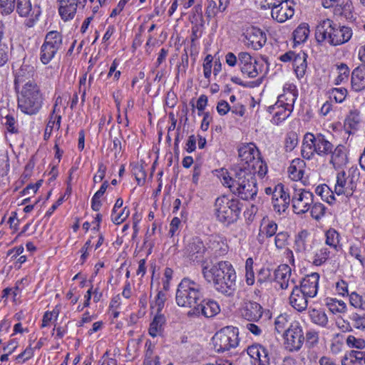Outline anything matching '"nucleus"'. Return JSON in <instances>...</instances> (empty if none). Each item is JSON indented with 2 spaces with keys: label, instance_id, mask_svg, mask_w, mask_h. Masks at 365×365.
<instances>
[{
  "label": "nucleus",
  "instance_id": "f257e3e1",
  "mask_svg": "<svg viewBox=\"0 0 365 365\" xmlns=\"http://www.w3.org/2000/svg\"><path fill=\"white\" fill-rule=\"evenodd\" d=\"M202 274L207 282H212L215 289L225 296L234 295L236 290V273L227 261H220L212 267H202Z\"/></svg>",
  "mask_w": 365,
  "mask_h": 365
},
{
  "label": "nucleus",
  "instance_id": "f03ea898",
  "mask_svg": "<svg viewBox=\"0 0 365 365\" xmlns=\"http://www.w3.org/2000/svg\"><path fill=\"white\" fill-rule=\"evenodd\" d=\"M232 171L231 177L224 178V184L242 200H254L258 191L254 171L247 169H232Z\"/></svg>",
  "mask_w": 365,
  "mask_h": 365
},
{
  "label": "nucleus",
  "instance_id": "7ed1b4c3",
  "mask_svg": "<svg viewBox=\"0 0 365 365\" xmlns=\"http://www.w3.org/2000/svg\"><path fill=\"white\" fill-rule=\"evenodd\" d=\"M352 35L350 27L337 24L329 19L319 22L315 30V38L318 43L327 42L334 46L348 42Z\"/></svg>",
  "mask_w": 365,
  "mask_h": 365
},
{
  "label": "nucleus",
  "instance_id": "20e7f679",
  "mask_svg": "<svg viewBox=\"0 0 365 365\" xmlns=\"http://www.w3.org/2000/svg\"><path fill=\"white\" fill-rule=\"evenodd\" d=\"M213 207V213L216 220L226 225L236 222L241 212L240 201L227 195L218 197Z\"/></svg>",
  "mask_w": 365,
  "mask_h": 365
},
{
  "label": "nucleus",
  "instance_id": "39448f33",
  "mask_svg": "<svg viewBox=\"0 0 365 365\" xmlns=\"http://www.w3.org/2000/svg\"><path fill=\"white\" fill-rule=\"evenodd\" d=\"M332 148L334 145L322 133L314 135L307 133L304 136L302 155L308 160L312 158L315 153L321 157H325L332 152Z\"/></svg>",
  "mask_w": 365,
  "mask_h": 365
},
{
  "label": "nucleus",
  "instance_id": "423d86ee",
  "mask_svg": "<svg viewBox=\"0 0 365 365\" xmlns=\"http://www.w3.org/2000/svg\"><path fill=\"white\" fill-rule=\"evenodd\" d=\"M17 92L18 107L21 111L28 115L37 113L43 103V96L38 86L29 84Z\"/></svg>",
  "mask_w": 365,
  "mask_h": 365
},
{
  "label": "nucleus",
  "instance_id": "0eeeda50",
  "mask_svg": "<svg viewBox=\"0 0 365 365\" xmlns=\"http://www.w3.org/2000/svg\"><path fill=\"white\" fill-rule=\"evenodd\" d=\"M238 334V329L234 327L221 329L212 337L215 350L220 353L235 348L239 344Z\"/></svg>",
  "mask_w": 365,
  "mask_h": 365
},
{
  "label": "nucleus",
  "instance_id": "6e6552de",
  "mask_svg": "<svg viewBox=\"0 0 365 365\" xmlns=\"http://www.w3.org/2000/svg\"><path fill=\"white\" fill-rule=\"evenodd\" d=\"M359 178V172L356 169H350L347 173L344 171L338 173L334 192L338 195H344L346 197H351L356 188Z\"/></svg>",
  "mask_w": 365,
  "mask_h": 365
},
{
  "label": "nucleus",
  "instance_id": "1a4fd4ad",
  "mask_svg": "<svg viewBox=\"0 0 365 365\" xmlns=\"http://www.w3.org/2000/svg\"><path fill=\"white\" fill-rule=\"evenodd\" d=\"M63 45V36L57 31H51L45 36L41 48L40 59L43 64L48 63Z\"/></svg>",
  "mask_w": 365,
  "mask_h": 365
},
{
  "label": "nucleus",
  "instance_id": "9d476101",
  "mask_svg": "<svg viewBox=\"0 0 365 365\" xmlns=\"http://www.w3.org/2000/svg\"><path fill=\"white\" fill-rule=\"evenodd\" d=\"M314 194L303 188H294L292 197L293 211L301 215L310 210L314 202Z\"/></svg>",
  "mask_w": 365,
  "mask_h": 365
},
{
  "label": "nucleus",
  "instance_id": "9b49d317",
  "mask_svg": "<svg viewBox=\"0 0 365 365\" xmlns=\"http://www.w3.org/2000/svg\"><path fill=\"white\" fill-rule=\"evenodd\" d=\"M284 339L285 349L289 351H296L302 348L305 338L302 327L295 322L285 330Z\"/></svg>",
  "mask_w": 365,
  "mask_h": 365
},
{
  "label": "nucleus",
  "instance_id": "f8f14e48",
  "mask_svg": "<svg viewBox=\"0 0 365 365\" xmlns=\"http://www.w3.org/2000/svg\"><path fill=\"white\" fill-rule=\"evenodd\" d=\"M206 250L202 240L200 237H195L187 242L185 254L190 260L199 262L203 260Z\"/></svg>",
  "mask_w": 365,
  "mask_h": 365
},
{
  "label": "nucleus",
  "instance_id": "ddd939ff",
  "mask_svg": "<svg viewBox=\"0 0 365 365\" xmlns=\"http://www.w3.org/2000/svg\"><path fill=\"white\" fill-rule=\"evenodd\" d=\"M34 67L24 63L15 75L14 86L16 91H19L22 87H28L29 84L37 85L34 80Z\"/></svg>",
  "mask_w": 365,
  "mask_h": 365
},
{
  "label": "nucleus",
  "instance_id": "4468645a",
  "mask_svg": "<svg viewBox=\"0 0 365 365\" xmlns=\"http://www.w3.org/2000/svg\"><path fill=\"white\" fill-rule=\"evenodd\" d=\"M255 148L253 144L240 147L238 150V155L241 162L234 169H247L250 171H253L252 170L255 168L254 163L257 160L255 154L258 152Z\"/></svg>",
  "mask_w": 365,
  "mask_h": 365
},
{
  "label": "nucleus",
  "instance_id": "2eb2a0df",
  "mask_svg": "<svg viewBox=\"0 0 365 365\" xmlns=\"http://www.w3.org/2000/svg\"><path fill=\"white\" fill-rule=\"evenodd\" d=\"M290 195L282 184L275 186L272 197V202L274 210L279 215L285 212L290 204Z\"/></svg>",
  "mask_w": 365,
  "mask_h": 365
},
{
  "label": "nucleus",
  "instance_id": "dca6fc26",
  "mask_svg": "<svg viewBox=\"0 0 365 365\" xmlns=\"http://www.w3.org/2000/svg\"><path fill=\"white\" fill-rule=\"evenodd\" d=\"M220 312L218 303L211 299H205L203 297V302L199 303L195 309L189 310L187 316L190 317H200L201 315L205 317H212Z\"/></svg>",
  "mask_w": 365,
  "mask_h": 365
},
{
  "label": "nucleus",
  "instance_id": "f3484780",
  "mask_svg": "<svg viewBox=\"0 0 365 365\" xmlns=\"http://www.w3.org/2000/svg\"><path fill=\"white\" fill-rule=\"evenodd\" d=\"M243 36L245 43L255 50L261 48L267 41L266 34L255 26L247 28Z\"/></svg>",
  "mask_w": 365,
  "mask_h": 365
},
{
  "label": "nucleus",
  "instance_id": "a211bd4d",
  "mask_svg": "<svg viewBox=\"0 0 365 365\" xmlns=\"http://www.w3.org/2000/svg\"><path fill=\"white\" fill-rule=\"evenodd\" d=\"M294 3L292 0H282L271 11L272 17L278 22L283 23L294 15Z\"/></svg>",
  "mask_w": 365,
  "mask_h": 365
},
{
  "label": "nucleus",
  "instance_id": "6ab92c4d",
  "mask_svg": "<svg viewBox=\"0 0 365 365\" xmlns=\"http://www.w3.org/2000/svg\"><path fill=\"white\" fill-rule=\"evenodd\" d=\"M247 354L251 358L252 365H269V356L267 349L260 344L248 347Z\"/></svg>",
  "mask_w": 365,
  "mask_h": 365
},
{
  "label": "nucleus",
  "instance_id": "aec40b11",
  "mask_svg": "<svg viewBox=\"0 0 365 365\" xmlns=\"http://www.w3.org/2000/svg\"><path fill=\"white\" fill-rule=\"evenodd\" d=\"M319 280V274L317 272H312L302 279L298 289L305 295L313 298L317 294Z\"/></svg>",
  "mask_w": 365,
  "mask_h": 365
},
{
  "label": "nucleus",
  "instance_id": "412c9836",
  "mask_svg": "<svg viewBox=\"0 0 365 365\" xmlns=\"http://www.w3.org/2000/svg\"><path fill=\"white\" fill-rule=\"evenodd\" d=\"M203 297L204 293H176L175 300L178 306L192 310L196 309L199 303L203 302Z\"/></svg>",
  "mask_w": 365,
  "mask_h": 365
},
{
  "label": "nucleus",
  "instance_id": "4be33fe9",
  "mask_svg": "<svg viewBox=\"0 0 365 365\" xmlns=\"http://www.w3.org/2000/svg\"><path fill=\"white\" fill-rule=\"evenodd\" d=\"M297 96L296 86L289 84L287 87L284 88V93L278 97L275 106H277V108L284 106L287 107L288 110H292Z\"/></svg>",
  "mask_w": 365,
  "mask_h": 365
},
{
  "label": "nucleus",
  "instance_id": "5701e85b",
  "mask_svg": "<svg viewBox=\"0 0 365 365\" xmlns=\"http://www.w3.org/2000/svg\"><path fill=\"white\" fill-rule=\"evenodd\" d=\"M59 3L58 12L64 21L71 20L74 18L77 7L82 6L80 0H58Z\"/></svg>",
  "mask_w": 365,
  "mask_h": 365
},
{
  "label": "nucleus",
  "instance_id": "b1692460",
  "mask_svg": "<svg viewBox=\"0 0 365 365\" xmlns=\"http://www.w3.org/2000/svg\"><path fill=\"white\" fill-rule=\"evenodd\" d=\"M241 313L242 317L248 321H258L262 317L263 311L259 304L249 301L245 302Z\"/></svg>",
  "mask_w": 365,
  "mask_h": 365
},
{
  "label": "nucleus",
  "instance_id": "393cba45",
  "mask_svg": "<svg viewBox=\"0 0 365 365\" xmlns=\"http://www.w3.org/2000/svg\"><path fill=\"white\" fill-rule=\"evenodd\" d=\"M307 295H305L302 290L298 289V286H294L289 297V304L298 312L305 310L308 305Z\"/></svg>",
  "mask_w": 365,
  "mask_h": 365
},
{
  "label": "nucleus",
  "instance_id": "a878e982",
  "mask_svg": "<svg viewBox=\"0 0 365 365\" xmlns=\"http://www.w3.org/2000/svg\"><path fill=\"white\" fill-rule=\"evenodd\" d=\"M330 155L329 163L334 165L335 168L345 165L348 162L346 150L344 145L339 144L336 147L334 146Z\"/></svg>",
  "mask_w": 365,
  "mask_h": 365
},
{
  "label": "nucleus",
  "instance_id": "bb28decb",
  "mask_svg": "<svg viewBox=\"0 0 365 365\" xmlns=\"http://www.w3.org/2000/svg\"><path fill=\"white\" fill-rule=\"evenodd\" d=\"M204 293L202 286L197 282L188 278H183L178 284L176 293L181 294V293Z\"/></svg>",
  "mask_w": 365,
  "mask_h": 365
},
{
  "label": "nucleus",
  "instance_id": "cd10ccee",
  "mask_svg": "<svg viewBox=\"0 0 365 365\" xmlns=\"http://www.w3.org/2000/svg\"><path fill=\"white\" fill-rule=\"evenodd\" d=\"M351 83L352 88L356 91L365 88V64H361L353 70Z\"/></svg>",
  "mask_w": 365,
  "mask_h": 365
},
{
  "label": "nucleus",
  "instance_id": "c85d7f7f",
  "mask_svg": "<svg viewBox=\"0 0 365 365\" xmlns=\"http://www.w3.org/2000/svg\"><path fill=\"white\" fill-rule=\"evenodd\" d=\"M291 273V268L287 264H281L274 271V281L279 284L282 289H286L288 287Z\"/></svg>",
  "mask_w": 365,
  "mask_h": 365
},
{
  "label": "nucleus",
  "instance_id": "c756f323",
  "mask_svg": "<svg viewBox=\"0 0 365 365\" xmlns=\"http://www.w3.org/2000/svg\"><path fill=\"white\" fill-rule=\"evenodd\" d=\"M305 163L300 158L294 159L289 167L288 168V173L289 178L293 180H299L302 178Z\"/></svg>",
  "mask_w": 365,
  "mask_h": 365
},
{
  "label": "nucleus",
  "instance_id": "7c9ffc66",
  "mask_svg": "<svg viewBox=\"0 0 365 365\" xmlns=\"http://www.w3.org/2000/svg\"><path fill=\"white\" fill-rule=\"evenodd\" d=\"M165 317L161 313H156L153 320L150 324L149 334L153 337L160 335L165 324Z\"/></svg>",
  "mask_w": 365,
  "mask_h": 365
},
{
  "label": "nucleus",
  "instance_id": "2f4dec72",
  "mask_svg": "<svg viewBox=\"0 0 365 365\" xmlns=\"http://www.w3.org/2000/svg\"><path fill=\"white\" fill-rule=\"evenodd\" d=\"M365 351L351 350L346 353L341 360L342 365H350V364H364Z\"/></svg>",
  "mask_w": 365,
  "mask_h": 365
},
{
  "label": "nucleus",
  "instance_id": "473e14b6",
  "mask_svg": "<svg viewBox=\"0 0 365 365\" xmlns=\"http://www.w3.org/2000/svg\"><path fill=\"white\" fill-rule=\"evenodd\" d=\"M307 54L305 53H297L294 58L293 66L297 77H303L305 74L307 64Z\"/></svg>",
  "mask_w": 365,
  "mask_h": 365
},
{
  "label": "nucleus",
  "instance_id": "72a5a7b5",
  "mask_svg": "<svg viewBox=\"0 0 365 365\" xmlns=\"http://www.w3.org/2000/svg\"><path fill=\"white\" fill-rule=\"evenodd\" d=\"M263 64L260 63L259 61L255 60L251 63L246 65L240 68L242 74L246 75L248 78H255L259 73H262Z\"/></svg>",
  "mask_w": 365,
  "mask_h": 365
},
{
  "label": "nucleus",
  "instance_id": "f704fd0d",
  "mask_svg": "<svg viewBox=\"0 0 365 365\" xmlns=\"http://www.w3.org/2000/svg\"><path fill=\"white\" fill-rule=\"evenodd\" d=\"M309 315L312 322L319 326L325 327L328 324V317L322 309H310Z\"/></svg>",
  "mask_w": 365,
  "mask_h": 365
},
{
  "label": "nucleus",
  "instance_id": "c9c22d12",
  "mask_svg": "<svg viewBox=\"0 0 365 365\" xmlns=\"http://www.w3.org/2000/svg\"><path fill=\"white\" fill-rule=\"evenodd\" d=\"M325 243L327 245L329 246L331 248H333L334 250L338 251L339 247H340V235L339 233L334 228H329L325 232Z\"/></svg>",
  "mask_w": 365,
  "mask_h": 365
},
{
  "label": "nucleus",
  "instance_id": "e433bc0d",
  "mask_svg": "<svg viewBox=\"0 0 365 365\" xmlns=\"http://www.w3.org/2000/svg\"><path fill=\"white\" fill-rule=\"evenodd\" d=\"M309 27L306 23L301 24L293 32L294 40L297 43L306 41L309 34Z\"/></svg>",
  "mask_w": 365,
  "mask_h": 365
},
{
  "label": "nucleus",
  "instance_id": "4c0bfd02",
  "mask_svg": "<svg viewBox=\"0 0 365 365\" xmlns=\"http://www.w3.org/2000/svg\"><path fill=\"white\" fill-rule=\"evenodd\" d=\"M272 280V271L268 267H262L257 272V284L258 287L262 288L263 286L271 282Z\"/></svg>",
  "mask_w": 365,
  "mask_h": 365
},
{
  "label": "nucleus",
  "instance_id": "58836bf2",
  "mask_svg": "<svg viewBox=\"0 0 365 365\" xmlns=\"http://www.w3.org/2000/svg\"><path fill=\"white\" fill-rule=\"evenodd\" d=\"M1 123L8 132L11 133L19 132L17 121L13 115L8 114L5 117H2Z\"/></svg>",
  "mask_w": 365,
  "mask_h": 365
},
{
  "label": "nucleus",
  "instance_id": "ea45409f",
  "mask_svg": "<svg viewBox=\"0 0 365 365\" xmlns=\"http://www.w3.org/2000/svg\"><path fill=\"white\" fill-rule=\"evenodd\" d=\"M253 259L252 257H249L247 259L245 262V277H246V283L247 285H253L255 279V274L253 271Z\"/></svg>",
  "mask_w": 365,
  "mask_h": 365
},
{
  "label": "nucleus",
  "instance_id": "a19ab883",
  "mask_svg": "<svg viewBox=\"0 0 365 365\" xmlns=\"http://www.w3.org/2000/svg\"><path fill=\"white\" fill-rule=\"evenodd\" d=\"M16 11L21 16H27L31 11V4L30 0H16Z\"/></svg>",
  "mask_w": 365,
  "mask_h": 365
},
{
  "label": "nucleus",
  "instance_id": "79ce46f5",
  "mask_svg": "<svg viewBox=\"0 0 365 365\" xmlns=\"http://www.w3.org/2000/svg\"><path fill=\"white\" fill-rule=\"evenodd\" d=\"M330 251L327 247H322L318 250L313 260V264L316 266H320L324 264L329 257Z\"/></svg>",
  "mask_w": 365,
  "mask_h": 365
},
{
  "label": "nucleus",
  "instance_id": "37998d69",
  "mask_svg": "<svg viewBox=\"0 0 365 365\" xmlns=\"http://www.w3.org/2000/svg\"><path fill=\"white\" fill-rule=\"evenodd\" d=\"M61 116L60 115H56L54 119L50 118L44 132L45 139L49 138L53 129L56 127L57 130L59 129L61 125Z\"/></svg>",
  "mask_w": 365,
  "mask_h": 365
},
{
  "label": "nucleus",
  "instance_id": "c03bdc74",
  "mask_svg": "<svg viewBox=\"0 0 365 365\" xmlns=\"http://www.w3.org/2000/svg\"><path fill=\"white\" fill-rule=\"evenodd\" d=\"M312 205L310 208L312 217L317 220H320L325 215L327 207L320 202H313Z\"/></svg>",
  "mask_w": 365,
  "mask_h": 365
},
{
  "label": "nucleus",
  "instance_id": "a18cd8bd",
  "mask_svg": "<svg viewBox=\"0 0 365 365\" xmlns=\"http://www.w3.org/2000/svg\"><path fill=\"white\" fill-rule=\"evenodd\" d=\"M316 192L322 196V199L326 197L325 200L329 204L332 203L334 200L333 191L326 185L321 187L318 186L316 189Z\"/></svg>",
  "mask_w": 365,
  "mask_h": 365
},
{
  "label": "nucleus",
  "instance_id": "49530a36",
  "mask_svg": "<svg viewBox=\"0 0 365 365\" xmlns=\"http://www.w3.org/2000/svg\"><path fill=\"white\" fill-rule=\"evenodd\" d=\"M277 225L274 221H269L263 228L260 229L259 237L265 235L267 237H271L276 234Z\"/></svg>",
  "mask_w": 365,
  "mask_h": 365
},
{
  "label": "nucleus",
  "instance_id": "de8ad7c7",
  "mask_svg": "<svg viewBox=\"0 0 365 365\" xmlns=\"http://www.w3.org/2000/svg\"><path fill=\"white\" fill-rule=\"evenodd\" d=\"M349 318L356 329H365V313H352Z\"/></svg>",
  "mask_w": 365,
  "mask_h": 365
},
{
  "label": "nucleus",
  "instance_id": "09e8293b",
  "mask_svg": "<svg viewBox=\"0 0 365 365\" xmlns=\"http://www.w3.org/2000/svg\"><path fill=\"white\" fill-rule=\"evenodd\" d=\"M339 75L335 80V84L339 85L344 81L347 80L349 75V68L345 63H341L338 66Z\"/></svg>",
  "mask_w": 365,
  "mask_h": 365
},
{
  "label": "nucleus",
  "instance_id": "8fccbe9b",
  "mask_svg": "<svg viewBox=\"0 0 365 365\" xmlns=\"http://www.w3.org/2000/svg\"><path fill=\"white\" fill-rule=\"evenodd\" d=\"M297 143L298 138L295 133H290L287 134L284 142V148L286 151L290 152L293 150Z\"/></svg>",
  "mask_w": 365,
  "mask_h": 365
},
{
  "label": "nucleus",
  "instance_id": "3c124183",
  "mask_svg": "<svg viewBox=\"0 0 365 365\" xmlns=\"http://www.w3.org/2000/svg\"><path fill=\"white\" fill-rule=\"evenodd\" d=\"M130 215V210L125 207L120 212H116L115 215H111L112 222L115 225H120Z\"/></svg>",
  "mask_w": 365,
  "mask_h": 365
},
{
  "label": "nucleus",
  "instance_id": "603ef678",
  "mask_svg": "<svg viewBox=\"0 0 365 365\" xmlns=\"http://www.w3.org/2000/svg\"><path fill=\"white\" fill-rule=\"evenodd\" d=\"M11 51V46L8 44H0V66L5 65L9 61Z\"/></svg>",
  "mask_w": 365,
  "mask_h": 365
},
{
  "label": "nucleus",
  "instance_id": "864d4df0",
  "mask_svg": "<svg viewBox=\"0 0 365 365\" xmlns=\"http://www.w3.org/2000/svg\"><path fill=\"white\" fill-rule=\"evenodd\" d=\"M346 343L349 347L362 349L365 347V341L361 338H356L354 336L349 335L346 339Z\"/></svg>",
  "mask_w": 365,
  "mask_h": 365
},
{
  "label": "nucleus",
  "instance_id": "5fc2aeb1",
  "mask_svg": "<svg viewBox=\"0 0 365 365\" xmlns=\"http://www.w3.org/2000/svg\"><path fill=\"white\" fill-rule=\"evenodd\" d=\"M331 94L336 103H342L347 95V90L344 88H334L331 89Z\"/></svg>",
  "mask_w": 365,
  "mask_h": 365
},
{
  "label": "nucleus",
  "instance_id": "6e6d98bb",
  "mask_svg": "<svg viewBox=\"0 0 365 365\" xmlns=\"http://www.w3.org/2000/svg\"><path fill=\"white\" fill-rule=\"evenodd\" d=\"M16 0H0V8L2 14H11L15 7Z\"/></svg>",
  "mask_w": 365,
  "mask_h": 365
},
{
  "label": "nucleus",
  "instance_id": "4d7b16f0",
  "mask_svg": "<svg viewBox=\"0 0 365 365\" xmlns=\"http://www.w3.org/2000/svg\"><path fill=\"white\" fill-rule=\"evenodd\" d=\"M231 81L233 83H235L237 85H240L244 88H255L256 86H259L262 83V78H258L257 80H256L255 81L244 82L238 77H232L231 78Z\"/></svg>",
  "mask_w": 365,
  "mask_h": 365
},
{
  "label": "nucleus",
  "instance_id": "13d9d810",
  "mask_svg": "<svg viewBox=\"0 0 365 365\" xmlns=\"http://www.w3.org/2000/svg\"><path fill=\"white\" fill-rule=\"evenodd\" d=\"M255 60L257 59L252 57L247 52H240L238 53V65L240 68L251 63Z\"/></svg>",
  "mask_w": 365,
  "mask_h": 365
},
{
  "label": "nucleus",
  "instance_id": "bf43d9fd",
  "mask_svg": "<svg viewBox=\"0 0 365 365\" xmlns=\"http://www.w3.org/2000/svg\"><path fill=\"white\" fill-rule=\"evenodd\" d=\"M254 165L255 168V170H254V176H255L257 173L260 177H263L267 173V165L259 158H257V160Z\"/></svg>",
  "mask_w": 365,
  "mask_h": 365
},
{
  "label": "nucleus",
  "instance_id": "052dcab7",
  "mask_svg": "<svg viewBox=\"0 0 365 365\" xmlns=\"http://www.w3.org/2000/svg\"><path fill=\"white\" fill-rule=\"evenodd\" d=\"M281 110L277 111L274 115V120L276 123H279L287 119L291 114L292 110H288L287 107H281Z\"/></svg>",
  "mask_w": 365,
  "mask_h": 365
},
{
  "label": "nucleus",
  "instance_id": "680f3d73",
  "mask_svg": "<svg viewBox=\"0 0 365 365\" xmlns=\"http://www.w3.org/2000/svg\"><path fill=\"white\" fill-rule=\"evenodd\" d=\"M220 10L218 9V5L214 0H208L207 6L206 9V16L207 18L214 17Z\"/></svg>",
  "mask_w": 365,
  "mask_h": 365
},
{
  "label": "nucleus",
  "instance_id": "e2e57ef3",
  "mask_svg": "<svg viewBox=\"0 0 365 365\" xmlns=\"http://www.w3.org/2000/svg\"><path fill=\"white\" fill-rule=\"evenodd\" d=\"M133 174L138 185H143L145 181L146 174L142 165H137L133 168Z\"/></svg>",
  "mask_w": 365,
  "mask_h": 365
},
{
  "label": "nucleus",
  "instance_id": "0e129e2a",
  "mask_svg": "<svg viewBox=\"0 0 365 365\" xmlns=\"http://www.w3.org/2000/svg\"><path fill=\"white\" fill-rule=\"evenodd\" d=\"M288 235L287 232H279L275 236V245L278 249L283 248L287 243Z\"/></svg>",
  "mask_w": 365,
  "mask_h": 365
},
{
  "label": "nucleus",
  "instance_id": "69168bd1",
  "mask_svg": "<svg viewBox=\"0 0 365 365\" xmlns=\"http://www.w3.org/2000/svg\"><path fill=\"white\" fill-rule=\"evenodd\" d=\"M287 324V317L283 315H279L274 321L275 329L278 333H281L284 331Z\"/></svg>",
  "mask_w": 365,
  "mask_h": 365
},
{
  "label": "nucleus",
  "instance_id": "338daca9",
  "mask_svg": "<svg viewBox=\"0 0 365 365\" xmlns=\"http://www.w3.org/2000/svg\"><path fill=\"white\" fill-rule=\"evenodd\" d=\"M106 172V166L103 163H99L98 172L93 177V182L95 183L101 182L105 177Z\"/></svg>",
  "mask_w": 365,
  "mask_h": 365
},
{
  "label": "nucleus",
  "instance_id": "774afa93",
  "mask_svg": "<svg viewBox=\"0 0 365 365\" xmlns=\"http://www.w3.org/2000/svg\"><path fill=\"white\" fill-rule=\"evenodd\" d=\"M319 335L318 332L310 330L306 334V342L309 344L310 346H314L318 342Z\"/></svg>",
  "mask_w": 365,
  "mask_h": 365
}]
</instances>
